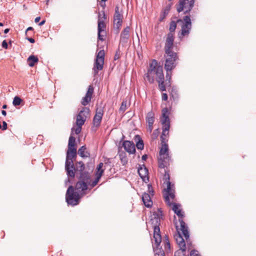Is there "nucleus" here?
<instances>
[{
	"mask_svg": "<svg viewBox=\"0 0 256 256\" xmlns=\"http://www.w3.org/2000/svg\"><path fill=\"white\" fill-rule=\"evenodd\" d=\"M160 122L162 125V132L160 136L162 146L160 150V158H158V166L160 168H164L169 162L170 156L168 155V145L166 143L167 140L165 138L168 135V131L170 128V121L168 115V110L164 108L162 110V117Z\"/></svg>",
	"mask_w": 256,
	"mask_h": 256,
	"instance_id": "f257e3e1",
	"label": "nucleus"
},
{
	"mask_svg": "<svg viewBox=\"0 0 256 256\" xmlns=\"http://www.w3.org/2000/svg\"><path fill=\"white\" fill-rule=\"evenodd\" d=\"M90 174L89 172L82 173L80 180L76 186V191L72 186L68 188L66 200L68 205L72 206L78 204L80 198L79 192L88 189V184H90Z\"/></svg>",
	"mask_w": 256,
	"mask_h": 256,
	"instance_id": "f03ea898",
	"label": "nucleus"
},
{
	"mask_svg": "<svg viewBox=\"0 0 256 256\" xmlns=\"http://www.w3.org/2000/svg\"><path fill=\"white\" fill-rule=\"evenodd\" d=\"M76 138L70 134L68 144V149L66 152V157L65 163V169L68 176L74 177L75 166L72 159L76 156V149L75 148Z\"/></svg>",
	"mask_w": 256,
	"mask_h": 256,
	"instance_id": "7ed1b4c3",
	"label": "nucleus"
},
{
	"mask_svg": "<svg viewBox=\"0 0 256 256\" xmlns=\"http://www.w3.org/2000/svg\"><path fill=\"white\" fill-rule=\"evenodd\" d=\"M162 67L158 64L157 62L153 60L150 64L146 78L150 83H153L154 79L157 80L164 76Z\"/></svg>",
	"mask_w": 256,
	"mask_h": 256,
	"instance_id": "20e7f679",
	"label": "nucleus"
},
{
	"mask_svg": "<svg viewBox=\"0 0 256 256\" xmlns=\"http://www.w3.org/2000/svg\"><path fill=\"white\" fill-rule=\"evenodd\" d=\"M90 114V109L86 107L82 108V110L80 111L76 116V126L73 127L72 128L71 134H74V132L76 134H78L82 130V126L84 124L87 117Z\"/></svg>",
	"mask_w": 256,
	"mask_h": 256,
	"instance_id": "39448f33",
	"label": "nucleus"
},
{
	"mask_svg": "<svg viewBox=\"0 0 256 256\" xmlns=\"http://www.w3.org/2000/svg\"><path fill=\"white\" fill-rule=\"evenodd\" d=\"M180 205L178 204H173L172 210L174 213L178 216V222L180 223V230L185 238L188 240L189 238V232L188 231V227L182 218L184 216V212L180 208Z\"/></svg>",
	"mask_w": 256,
	"mask_h": 256,
	"instance_id": "423d86ee",
	"label": "nucleus"
},
{
	"mask_svg": "<svg viewBox=\"0 0 256 256\" xmlns=\"http://www.w3.org/2000/svg\"><path fill=\"white\" fill-rule=\"evenodd\" d=\"M164 178L165 182L164 183H166V188L165 189V194H164V197L165 199L166 202L168 204L171 205L172 204L170 203V197L172 199H174L175 197L174 194V190L172 188L174 186V184H172L170 180V176L168 174H164Z\"/></svg>",
	"mask_w": 256,
	"mask_h": 256,
	"instance_id": "0eeeda50",
	"label": "nucleus"
},
{
	"mask_svg": "<svg viewBox=\"0 0 256 256\" xmlns=\"http://www.w3.org/2000/svg\"><path fill=\"white\" fill-rule=\"evenodd\" d=\"M169 54H166V61L164 68L166 71H172L176 66V61L178 60L177 54L175 52H170Z\"/></svg>",
	"mask_w": 256,
	"mask_h": 256,
	"instance_id": "6e6552de",
	"label": "nucleus"
},
{
	"mask_svg": "<svg viewBox=\"0 0 256 256\" xmlns=\"http://www.w3.org/2000/svg\"><path fill=\"white\" fill-rule=\"evenodd\" d=\"M194 0H179L176 5L178 12H184V14H188L194 6Z\"/></svg>",
	"mask_w": 256,
	"mask_h": 256,
	"instance_id": "1a4fd4ad",
	"label": "nucleus"
},
{
	"mask_svg": "<svg viewBox=\"0 0 256 256\" xmlns=\"http://www.w3.org/2000/svg\"><path fill=\"white\" fill-rule=\"evenodd\" d=\"M182 22L183 24L182 26L181 32L179 34L180 38L187 36L190 34L192 28V22L190 17L188 16H186L184 17L183 20H178V22Z\"/></svg>",
	"mask_w": 256,
	"mask_h": 256,
	"instance_id": "9d476101",
	"label": "nucleus"
},
{
	"mask_svg": "<svg viewBox=\"0 0 256 256\" xmlns=\"http://www.w3.org/2000/svg\"><path fill=\"white\" fill-rule=\"evenodd\" d=\"M104 60V50H100L96 54L95 60L93 70L94 75L98 74V70L103 68Z\"/></svg>",
	"mask_w": 256,
	"mask_h": 256,
	"instance_id": "9b49d317",
	"label": "nucleus"
},
{
	"mask_svg": "<svg viewBox=\"0 0 256 256\" xmlns=\"http://www.w3.org/2000/svg\"><path fill=\"white\" fill-rule=\"evenodd\" d=\"M102 17L98 16V38L100 40H104V37L106 36V24L104 20H106V16L104 12H102Z\"/></svg>",
	"mask_w": 256,
	"mask_h": 256,
	"instance_id": "f8f14e48",
	"label": "nucleus"
},
{
	"mask_svg": "<svg viewBox=\"0 0 256 256\" xmlns=\"http://www.w3.org/2000/svg\"><path fill=\"white\" fill-rule=\"evenodd\" d=\"M174 36L172 33H168L166 40L164 46V52L166 54H169L170 52H173L172 48L174 46Z\"/></svg>",
	"mask_w": 256,
	"mask_h": 256,
	"instance_id": "ddd939ff",
	"label": "nucleus"
},
{
	"mask_svg": "<svg viewBox=\"0 0 256 256\" xmlns=\"http://www.w3.org/2000/svg\"><path fill=\"white\" fill-rule=\"evenodd\" d=\"M104 164L102 162H100L96 168L97 171L96 174V178L94 181L92 182V183L90 182V184H89L92 188L95 186L99 182L100 179L102 176L104 170V169L102 168Z\"/></svg>",
	"mask_w": 256,
	"mask_h": 256,
	"instance_id": "4468645a",
	"label": "nucleus"
},
{
	"mask_svg": "<svg viewBox=\"0 0 256 256\" xmlns=\"http://www.w3.org/2000/svg\"><path fill=\"white\" fill-rule=\"evenodd\" d=\"M162 216V211L158 209L156 211L153 212L151 216L150 222L153 226H160V220Z\"/></svg>",
	"mask_w": 256,
	"mask_h": 256,
	"instance_id": "2eb2a0df",
	"label": "nucleus"
},
{
	"mask_svg": "<svg viewBox=\"0 0 256 256\" xmlns=\"http://www.w3.org/2000/svg\"><path fill=\"white\" fill-rule=\"evenodd\" d=\"M130 27L128 26L124 29L120 36V44L124 45L128 42L130 36Z\"/></svg>",
	"mask_w": 256,
	"mask_h": 256,
	"instance_id": "dca6fc26",
	"label": "nucleus"
},
{
	"mask_svg": "<svg viewBox=\"0 0 256 256\" xmlns=\"http://www.w3.org/2000/svg\"><path fill=\"white\" fill-rule=\"evenodd\" d=\"M103 114V110L101 108H97L96 114L93 118V124L96 126L97 127L100 125Z\"/></svg>",
	"mask_w": 256,
	"mask_h": 256,
	"instance_id": "f3484780",
	"label": "nucleus"
},
{
	"mask_svg": "<svg viewBox=\"0 0 256 256\" xmlns=\"http://www.w3.org/2000/svg\"><path fill=\"white\" fill-rule=\"evenodd\" d=\"M122 146L130 154H133L136 152L135 145L133 142L124 140L122 143Z\"/></svg>",
	"mask_w": 256,
	"mask_h": 256,
	"instance_id": "a211bd4d",
	"label": "nucleus"
},
{
	"mask_svg": "<svg viewBox=\"0 0 256 256\" xmlns=\"http://www.w3.org/2000/svg\"><path fill=\"white\" fill-rule=\"evenodd\" d=\"M154 227V244L158 246L162 242V237L159 226H153Z\"/></svg>",
	"mask_w": 256,
	"mask_h": 256,
	"instance_id": "6ab92c4d",
	"label": "nucleus"
},
{
	"mask_svg": "<svg viewBox=\"0 0 256 256\" xmlns=\"http://www.w3.org/2000/svg\"><path fill=\"white\" fill-rule=\"evenodd\" d=\"M174 238L180 250L182 252L186 251V243L182 236L178 232L174 235Z\"/></svg>",
	"mask_w": 256,
	"mask_h": 256,
	"instance_id": "aec40b11",
	"label": "nucleus"
},
{
	"mask_svg": "<svg viewBox=\"0 0 256 256\" xmlns=\"http://www.w3.org/2000/svg\"><path fill=\"white\" fill-rule=\"evenodd\" d=\"M146 120L148 124V130L150 132H151L153 128V124L154 122V114L152 112H150L147 114Z\"/></svg>",
	"mask_w": 256,
	"mask_h": 256,
	"instance_id": "412c9836",
	"label": "nucleus"
},
{
	"mask_svg": "<svg viewBox=\"0 0 256 256\" xmlns=\"http://www.w3.org/2000/svg\"><path fill=\"white\" fill-rule=\"evenodd\" d=\"M138 173L143 181L146 182V180H148V170L144 165L140 166V167L138 168Z\"/></svg>",
	"mask_w": 256,
	"mask_h": 256,
	"instance_id": "4be33fe9",
	"label": "nucleus"
},
{
	"mask_svg": "<svg viewBox=\"0 0 256 256\" xmlns=\"http://www.w3.org/2000/svg\"><path fill=\"white\" fill-rule=\"evenodd\" d=\"M122 14L114 15V27L118 30V32L119 29L122 26Z\"/></svg>",
	"mask_w": 256,
	"mask_h": 256,
	"instance_id": "5701e85b",
	"label": "nucleus"
},
{
	"mask_svg": "<svg viewBox=\"0 0 256 256\" xmlns=\"http://www.w3.org/2000/svg\"><path fill=\"white\" fill-rule=\"evenodd\" d=\"M142 200L146 206L150 208L152 205L150 194L144 192L142 196Z\"/></svg>",
	"mask_w": 256,
	"mask_h": 256,
	"instance_id": "b1692460",
	"label": "nucleus"
},
{
	"mask_svg": "<svg viewBox=\"0 0 256 256\" xmlns=\"http://www.w3.org/2000/svg\"><path fill=\"white\" fill-rule=\"evenodd\" d=\"M172 3L168 4L162 10L160 16L159 18V21L162 22L164 19L166 18V16L169 13V12L170 10V8L172 6Z\"/></svg>",
	"mask_w": 256,
	"mask_h": 256,
	"instance_id": "393cba45",
	"label": "nucleus"
},
{
	"mask_svg": "<svg viewBox=\"0 0 256 256\" xmlns=\"http://www.w3.org/2000/svg\"><path fill=\"white\" fill-rule=\"evenodd\" d=\"M136 142V146L138 149L142 150L144 148V144L142 138L139 135H136L134 137Z\"/></svg>",
	"mask_w": 256,
	"mask_h": 256,
	"instance_id": "a878e982",
	"label": "nucleus"
},
{
	"mask_svg": "<svg viewBox=\"0 0 256 256\" xmlns=\"http://www.w3.org/2000/svg\"><path fill=\"white\" fill-rule=\"evenodd\" d=\"M28 64L30 67L34 66L38 62V57L34 55H30L27 59Z\"/></svg>",
	"mask_w": 256,
	"mask_h": 256,
	"instance_id": "bb28decb",
	"label": "nucleus"
},
{
	"mask_svg": "<svg viewBox=\"0 0 256 256\" xmlns=\"http://www.w3.org/2000/svg\"><path fill=\"white\" fill-rule=\"evenodd\" d=\"M86 146H81L78 150V154L82 158H88L90 156V154L86 150Z\"/></svg>",
	"mask_w": 256,
	"mask_h": 256,
	"instance_id": "cd10ccee",
	"label": "nucleus"
},
{
	"mask_svg": "<svg viewBox=\"0 0 256 256\" xmlns=\"http://www.w3.org/2000/svg\"><path fill=\"white\" fill-rule=\"evenodd\" d=\"M85 166L84 164L82 162H78L76 164V168H75L74 172L76 171H78L80 172V176L82 173L86 172H84V170Z\"/></svg>",
	"mask_w": 256,
	"mask_h": 256,
	"instance_id": "c85d7f7f",
	"label": "nucleus"
},
{
	"mask_svg": "<svg viewBox=\"0 0 256 256\" xmlns=\"http://www.w3.org/2000/svg\"><path fill=\"white\" fill-rule=\"evenodd\" d=\"M164 249L165 251L166 252H170V244L168 240V236L166 235L164 238Z\"/></svg>",
	"mask_w": 256,
	"mask_h": 256,
	"instance_id": "c756f323",
	"label": "nucleus"
},
{
	"mask_svg": "<svg viewBox=\"0 0 256 256\" xmlns=\"http://www.w3.org/2000/svg\"><path fill=\"white\" fill-rule=\"evenodd\" d=\"M156 81L158 82V87L160 90L162 92L165 91L166 90V88L164 84V76L159 79H158Z\"/></svg>",
	"mask_w": 256,
	"mask_h": 256,
	"instance_id": "7c9ffc66",
	"label": "nucleus"
},
{
	"mask_svg": "<svg viewBox=\"0 0 256 256\" xmlns=\"http://www.w3.org/2000/svg\"><path fill=\"white\" fill-rule=\"evenodd\" d=\"M153 248L155 253V256H165L164 251L158 248V246H156V245L154 244V246H153Z\"/></svg>",
	"mask_w": 256,
	"mask_h": 256,
	"instance_id": "2f4dec72",
	"label": "nucleus"
},
{
	"mask_svg": "<svg viewBox=\"0 0 256 256\" xmlns=\"http://www.w3.org/2000/svg\"><path fill=\"white\" fill-rule=\"evenodd\" d=\"M176 28V23L174 21H172L170 24L169 30L170 32L169 33H172L174 32Z\"/></svg>",
	"mask_w": 256,
	"mask_h": 256,
	"instance_id": "473e14b6",
	"label": "nucleus"
},
{
	"mask_svg": "<svg viewBox=\"0 0 256 256\" xmlns=\"http://www.w3.org/2000/svg\"><path fill=\"white\" fill-rule=\"evenodd\" d=\"M93 92H94V88L92 85H90L88 86V90L86 94V96H88V97L90 98H91Z\"/></svg>",
	"mask_w": 256,
	"mask_h": 256,
	"instance_id": "72a5a7b5",
	"label": "nucleus"
},
{
	"mask_svg": "<svg viewBox=\"0 0 256 256\" xmlns=\"http://www.w3.org/2000/svg\"><path fill=\"white\" fill-rule=\"evenodd\" d=\"M22 102V99L18 96L14 98L12 104L14 106H19Z\"/></svg>",
	"mask_w": 256,
	"mask_h": 256,
	"instance_id": "f704fd0d",
	"label": "nucleus"
},
{
	"mask_svg": "<svg viewBox=\"0 0 256 256\" xmlns=\"http://www.w3.org/2000/svg\"><path fill=\"white\" fill-rule=\"evenodd\" d=\"M90 100H91L90 98H89L88 96H85L82 99L81 104L82 105L86 106L88 104V102L90 101Z\"/></svg>",
	"mask_w": 256,
	"mask_h": 256,
	"instance_id": "c9c22d12",
	"label": "nucleus"
},
{
	"mask_svg": "<svg viewBox=\"0 0 256 256\" xmlns=\"http://www.w3.org/2000/svg\"><path fill=\"white\" fill-rule=\"evenodd\" d=\"M120 160H121L122 163L123 165H125L128 162V158L127 157L124 155H123L122 154H120Z\"/></svg>",
	"mask_w": 256,
	"mask_h": 256,
	"instance_id": "e433bc0d",
	"label": "nucleus"
},
{
	"mask_svg": "<svg viewBox=\"0 0 256 256\" xmlns=\"http://www.w3.org/2000/svg\"><path fill=\"white\" fill-rule=\"evenodd\" d=\"M126 109V102L123 101L122 103L121 106L120 108V111L124 112Z\"/></svg>",
	"mask_w": 256,
	"mask_h": 256,
	"instance_id": "4c0bfd02",
	"label": "nucleus"
},
{
	"mask_svg": "<svg viewBox=\"0 0 256 256\" xmlns=\"http://www.w3.org/2000/svg\"><path fill=\"white\" fill-rule=\"evenodd\" d=\"M158 134H159V130H158V129H156L155 130L152 134V138L153 139H156L158 138Z\"/></svg>",
	"mask_w": 256,
	"mask_h": 256,
	"instance_id": "58836bf2",
	"label": "nucleus"
},
{
	"mask_svg": "<svg viewBox=\"0 0 256 256\" xmlns=\"http://www.w3.org/2000/svg\"><path fill=\"white\" fill-rule=\"evenodd\" d=\"M148 194H150L151 196H154V191L153 190L152 187V185L148 184Z\"/></svg>",
	"mask_w": 256,
	"mask_h": 256,
	"instance_id": "ea45409f",
	"label": "nucleus"
},
{
	"mask_svg": "<svg viewBox=\"0 0 256 256\" xmlns=\"http://www.w3.org/2000/svg\"><path fill=\"white\" fill-rule=\"evenodd\" d=\"M171 71H166V80H168V83L170 82V78H171Z\"/></svg>",
	"mask_w": 256,
	"mask_h": 256,
	"instance_id": "a19ab883",
	"label": "nucleus"
},
{
	"mask_svg": "<svg viewBox=\"0 0 256 256\" xmlns=\"http://www.w3.org/2000/svg\"><path fill=\"white\" fill-rule=\"evenodd\" d=\"M190 256H200L199 254L198 251L196 250H192L190 252Z\"/></svg>",
	"mask_w": 256,
	"mask_h": 256,
	"instance_id": "79ce46f5",
	"label": "nucleus"
},
{
	"mask_svg": "<svg viewBox=\"0 0 256 256\" xmlns=\"http://www.w3.org/2000/svg\"><path fill=\"white\" fill-rule=\"evenodd\" d=\"M117 14H122L120 12L119 7L118 6H116L115 8V12L114 15H117Z\"/></svg>",
	"mask_w": 256,
	"mask_h": 256,
	"instance_id": "37998d69",
	"label": "nucleus"
},
{
	"mask_svg": "<svg viewBox=\"0 0 256 256\" xmlns=\"http://www.w3.org/2000/svg\"><path fill=\"white\" fill-rule=\"evenodd\" d=\"M2 47L5 49L8 48V43L6 40H4L2 42Z\"/></svg>",
	"mask_w": 256,
	"mask_h": 256,
	"instance_id": "c03bdc74",
	"label": "nucleus"
},
{
	"mask_svg": "<svg viewBox=\"0 0 256 256\" xmlns=\"http://www.w3.org/2000/svg\"><path fill=\"white\" fill-rule=\"evenodd\" d=\"M168 96L166 94L163 93L162 94V100H163L166 101L168 100Z\"/></svg>",
	"mask_w": 256,
	"mask_h": 256,
	"instance_id": "a18cd8bd",
	"label": "nucleus"
},
{
	"mask_svg": "<svg viewBox=\"0 0 256 256\" xmlns=\"http://www.w3.org/2000/svg\"><path fill=\"white\" fill-rule=\"evenodd\" d=\"M7 124L5 121H4L2 122V130H6L7 129Z\"/></svg>",
	"mask_w": 256,
	"mask_h": 256,
	"instance_id": "49530a36",
	"label": "nucleus"
},
{
	"mask_svg": "<svg viewBox=\"0 0 256 256\" xmlns=\"http://www.w3.org/2000/svg\"><path fill=\"white\" fill-rule=\"evenodd\" d=\"M26 39L28 40L30 43H34L35 42L34 40L32 38H26Z\"/></svg>",
	"mask_w": 256,
	"mask_h": 256,
	"instance_id": "de8ad7c7",
	"label": "nucleus"
},
{
	"mask_svg": "<svg viewBox=\"0 0 256 256\" xmlns=\"http://www.w3.org/2000/svg\"><path fill=\"white\" fill-rule=\"evenodd\" d=\"M147 158H148L147 155L146 154H144V155H143L142 156V160H146Z\"/></svg>",
	"mask_w": 256,
	"mask_h": 256,
	"instance_id": "09e8293b",
	"label": "nucleus"
},
{
	"mask_svg": "<svg viewBox=\"0 0 256 256\" xmlns=\"http://www.w3.org/2000/svg\"><path fill=\"white\" fill-rule=\"evenodd\" d=\"M33 30V28L32 27H28L26 30V34H27V32L29 30Z\"/></svg>",
	"mask_w": 256,
	"mask_h": 256,
	"instance_id": "8fccbe9b",
	"label": "nucleus"
},
{
	"mask_svg": "<svg viewBox=\"0 0 256 256\" xmlns=\"http://www.w3.org/2000/svg\"><path fill=\"white\" fill-rule=\"evenodd\" d=\"M40 17H39V16H38V17H36V18H35L34 22H38L40 21Z\"/></svg>",
	"mask_w": 256,
	"mask_h": 256,
	"instance_id": "3c124183",
	"label": "nucleus"
},
{
	"mask_svg": "<svg viewBox=\"0 0 256 256\" xmlns=\"http://www.w3.org/2000/svg\"><path fill=\"white\" fill-rule=\"evenodd\" d=\"M46 21L45 20H42L41 22H40V23L39 24V26H42V25H44Z\"/></svg>",
	"mask_w": 256,
	"mask_h": 256,
	"instance_id": "603ef678",
	"label": "nucleus"
},
{
	"mask_svg": "<svg viewBox=\"0 0 256 256\" xmlns=\"http://www.w3.org/2000/svg\"><path fill=\"white\" fill-rule=\"evenodd\" d=\"M2 114L3 116H6V110H2Z\"/></svg>",
	"mask_w": 256,
	"mask_h": 256,
	"instance_id": "864d4df0",
	"label": "nucleus"
},
{
	"mask_svg": "<svg viewBox=\"0 0 256 256\" xmlns=\"http://www.w3.org/2000/svg\"><path fill=\"white\" fill-rule=\"evenodd\" d=\"M118 58H119V56L116 53L114 56V60H116L118 59Z\"/></svg>",
	"mask_w": 256,
	"mask_h": 256,
	"instance_id": "5fc2aeb1",
	"label": "nucleus"
},
{
	"mask_svg": "<svg viewBox=\"0 0 256 256\" xmlns=\"http://www.w3.org/2000/svg\"><path fill=\"white\" fill-rule=\"evenodd\" d=\"M9 31H10V29L9 28H6V29L4 30V34H7V33H8L9 32Z\"/></svg>",
	"mask_w": 256,
	"mask_h": 256,
	"instance_id": "6e6d98bb",
	"label": "nucleus"
},
{
	"mask_svg": "<svg viewBox=\"0 0 256 256\" xmlns=\"http://www.w3.org/2000/svg\"><path fill=\"white\" fill-rule=\"evenodd\" d=\"M7 106L6 104H4L2 106V108L5 109L6 108Z\"/></svg>",
	"mask_w": 256,
	"mask_h": 256,
	"instance_id": "4d7b16f0",
	"label": "nucleus"
},
{
	"mask_svg": "<svg viewBox=\"0 0 256 256\" xmlns=\"http://www.w3.org/2000/svg\"><path fill=\"white\" fill-rule=\"evenodd\" d=\"M68 182H70V180H69V179H68H68H67V180H66V183H67Z\"/></svg>",
	"mask_w": 256,
	"mask_h": 256,
	"instance_id": "13d9d810",
	"label": "nucleus"
},
{
	"mask_svg": "<svg viewBox=\"0 0 256 256\" xmlns=\"http://www.w3.org/2000/svg\"><path fill=\"white\" fill-rule=\"evenodd\" d=\"M4 24L2 22H0V26H2Z\"/></svg>",
	"mask_w": 256,
	"mask_h": 256,
	"instance_id": "bf43d9fd",
	"label": "nucleus"
},
{
	"mask_svg": "<svg viewBox=\"0 0 256 256\" xmlns=\"http://www.w3.org/2000/svg\"><path fill=\"white\" fill-rule=\"evenodd\" d=\"M107 0H101L102 2H106Z\"/></svg>",
	"mask_w": 256,
	"mask_h": 256,
	"instance_id": "052dcab7",
	"label": "nucleus"
},
{
	"mask_svg": "<svg viewBox=\"0 0 256 256\" xmlns=\"http://www.w3.org/2000/svg\"><path fill=\"white\" fill-rule=\"evenodd\" d=\"M176 228H177V230H178V226H176Z\"/></svg>",
	"mask_w": 256,
	"mask_h": 256,
	"instance_id": "680f3d73",
	"label": "nucleus"
}]
</instances>
